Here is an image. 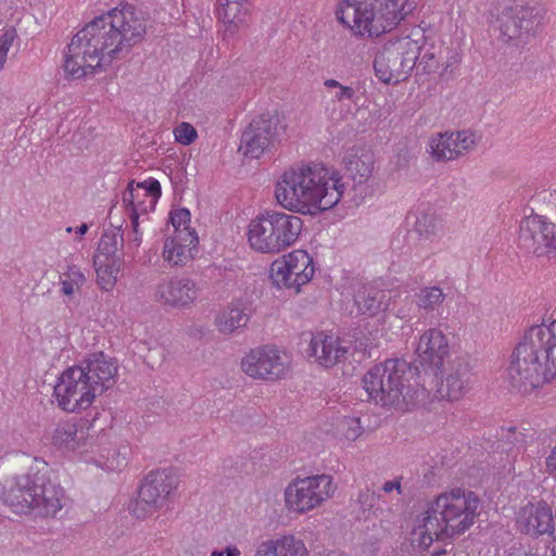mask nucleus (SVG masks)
Instances as JSON below:
<instances>
[{
	"mask_svg": "<svg viewBox=\"0 0 556 556\" xmlns=\"http://www.w3.org/2000/svg\"><path fill=\"white\" fill-rule=\"evenodd\" d=\"M346 186L336 172L309 164L285 170L275 184V200L285 211L266 210L276 255L300 241L304 220L298 215L317 216L339 204Z\"/></svg>",
	"mask_w": 556,
	"mask_h": 556,
	"instance_id": "1",
	"label": "nucleus"
},
{
	"mask_svg": "<svg viewBox=\"0 0 556 556\" xmlns=\"http://www.w3.org/2000/svg\"><path fill=\"white\" fill-rule=\"evenodd\" d=\"M146 31L144 17L132 7L114 8L93 18L72 38L64 71L74 79L105 71L127 56L142 41Z\"/></svg>",
	"mask_w": 556,
	"mask_h": 556,
	"instance_id": "2",
	"label": "nucleus"
},
{
	"mask_svg": "<svg viewBox=\"0 0 556 556\" xmlns=\"http://www.w3.org/2000/svg\"><path fill=\"white\" fill-rule=\"evenodd\" d=\"M479 506L478 495L463 488H453L438 494L416 515L412 543L426 551L434 541L463 535L475 525Z\"/></svg>",
	"mask_w": 556,
	"mask_h": 556,
	"instance_id": "3",
	"label": "nucleus"
},
{
	"mask_svg": "<svg viewBox=\"0 0 556 556\" xmlns=\"http://www.w3.org/2000/svg\"><path fill=\"white\" fill-rule=\"evenodd\" d=\"M505 378L523 392L556 379V319L525 332L510 355Z\"/></svg>",
	"mask_w": 556,
	"mask_h": 556,
	"instance_id": "4",
	"label": "nucleus"
},
{
	"mask_svg": "<svg viewBox=\"0 0 556 556\" xmlns=\"http://www.w3.org/2000/svg\"><path fill=\"white\" fill-rule=\"evenodd\" d=\"M116 376V363L102 353L94 354L80 365L62 371L54 384L53 399L66 413L85 412L113 386Z\"/></svg>",
	"mask_w": 556,
	"mask_h": 556,
	"instance_id": "5",
	"label": "nucleus"
},
{
	"mask_svg": "<svg viewBox=\"0 0 556 556\" xmlns=\"http://www.w3.org/2000/svg\"><path fill=\"white\" fill-rule=\"evenodd\" d=\"M0 501L16 514L54 516L64 506L65 491L51 479L48 463L35 458L28 472L0 483Z\"/></svg>",
	"mask_w": 556,
	"mask_h": 556,
	"instance_id": "6",
	"label": "nucleus"
},
{
	"mask_svg": "<svg viewBox=\"0 0 556 556\" xmlns=\"http://www.w3.org/2000/svg\"><path fill=\"white\" fill-rule=\"evenodd\" d=\"M414 0H338L337 22L356 38H378L396 29L415 10Z\"/></svg>",
	"mask_w": 556,
	"mask_h": 556,
	"instance_id": "7",
	"label": "nucleus"
},
{
	"mask_svg": "<svg viewBox=\"0 0 556 556\" xmlns=\"http://www.w3.org/2000/svg\"><path fill=\"white\" fill-rule=\"evenodd\" d=\"M414 372L406 361L388 359L372 366L363 378L368 397L382 406L408 408L425 396L424 389H413Z\"/></svg>",
	"mask_w": 556,
	"mask_h": 556,
	"instance_id": "8",
	"label": "nucleus"
},
{
	"mask_svg": "<svg viewBox=\"0 0 556 556\" xmlns=\"http://www.w3.org/2000/svg\"><path fill=\"white\" fill-rule=\"evenodd\" d=\"M426 43L425 30L419 27L381 42L372 60L376 78L381 84L392 86L408 79Z\"/></svg>",
	"mask_w": 556,
	"mask_h": 556,
	"instance_id": "9",
	"label": "nucleus"
},
{
	"mask_svg": "<svg viewBox=\"0 0 556 556\" xmlns=\"http://www.w3.org/2000/svg\"><path fill=\"white\" fill-rule=\"evenodd\" d=\"M337 491V484L329 475L296 477L283 490V506L293 515H305L317 509Z\"/></svg>",
	"mask_w": 556,
	"mask_h": 556,
	"instance_id": "10",
	"label": "nucleus"
},
{
	"mask_svg": "<svg viewBox=\"0 0 556 556\" xmlns=\"http://www.w3.org/2000/svg\"><path fill=\"white\" fill-rule=\"evenodd\" d=\"M316 275V262L305 249H293L271 262L268 279L277 290L301 293Z\"/></svg>",
	"mask_w": 556,
	"mask_h": 556,
	"instance_id": "11",
	"label": "nucleus"
},
{
	"mask_svg": "<svg viewBox=\"0 0 556 556\" xmlns=\"http://www.w3.org/2000/svg\"><path fill=\"white\" fill-rule=\"evenodd\" d=\"M241 371L253 380L277 382L290 371L288 353L275 344L255 346L240 358Z\"/></svg>",
	"mask_w": 556,
	"mask_h": 556,
	"instance_id": "12",
	"label": "nucleus"
},
{
	"mask_svg": "<svg viewBox=\"0 0 556 556\" xmlns=\"http://www.w3.org/2000/svg\"><path fill=\"white\" fill-rule=\"evenodd\" d=\"M541 15L535 7L513 0L505 3L496 18L498 39L502 42L519 46L534 34Z\"/></svg>",
	"mask_w": 556,
	"mask_h": 556,
	"instance_id": "13",
	"label": "nucleus"
},
{
	"mask_svg": "<svg viewBox=\"0 0 556 556\" xmlns=\"http://www.w3.org/2000/svg\"><path fill=\"white\" fill-rule=\"evenodd\" d=\"M177 489V476L173 468L149 471L142 479L132 511L137 517H146L162 508L169 495Z\"/></svg>",
	"mask_w": 556,
	"mask_h": 556,
	"instance_id": "14",
	"label": "nucleus"
},
{
	"mask_svg": "<svg viewBox=\"0 0 556 556\" xmlns=\"http://www.w3.org/2000/svg\"><path fill=\"white\" fill-rule=\"evenodd\" d=\"M477 143V134L470 129L437 132L429 137L426 152L437 162L454 161L472 151Z\"/></svg>",
	"mask_w": 556,
	"mask_h": 556,
	"instance_id": "15",
	"label": "nucleus"
},
{
	"mask_svg": "<svg viewBox=\"0 0 556 556\" xmlns=\"http://www.w3.org/2000/svg\"><path fill=\"white\" fill-rule=\"evenodd\" d=\"M519 243L536 254H556V224L543 215L531 213L519 226Z\"/></svg>",
	"mask_w": 556,
	"mask_h": 556,
	"instance_id": "16",
	"label": "nucleus"
},
{
	"mask_svg": "<svg viewBox=\"0 0 556 556\" xmlns=\"http://www.w3.org/2000/svg\"><path fill=\"white\" fill-rule=\"evenodd\" d=\"M286 130V126L277 116L260 117L253 119L241 137L240 151L243 155L257 159Z\"/></svg>",
	"mask_w": 556,
	"mask_h": 556,
	"instance_id": "17",
	"label": "nucleus"
},
{
	"mask_svg": "<svg viewBox=\"0 0 556 556\" xmlns=\"http://www.w3.org/2000/svg\"><path fill=\"white\" fill-rule=\"evenodd\" d=\"M516 528L530 538L552 535L555 532L552 507L543 501L522 505L516 514Z\"/></svg>",
	"mask_w": 556,
	"mask_h": 556,
	"instance_id": "18",
	"label": "nucleus"
},
{
	"mask_svg": "<svg viewBox=\"0 0 556 556\" xmlns=\"http://www.w3.org/2000/svg\"><path fill=\"white\" fill-rule=\"evenodd\" d=\"M450 353L448 337L441 328L430 327L418 336L415 354L422 366L439 370Z\"/></svg>",
	"mask_w": 556,
	"mask_h": 556,
	"instance_id": "19",
	"label": "nucleus"
},
{
	"mask_svg": "<svg viewBox=\"0 0 556 556\" xmlns=\"http://www.w3.org/2000/svg\"><path fill=\"white\" fill-rule=\"evenodd\" d=\"M358 313L370 317L382 314L380 318L372 324L369 323L366 328L367 340L371 345H378L381 339L388 336L389 327L387 326V316L384 313L389 308V299L379 291H370L358 293L355 299Z\"/></svg>",
	"mask_w": 556,
	"mask_h": 556,
	"instance_id": "20",
	"label": "nucleus"
},
{
	"mask_svg": "<svg viewBox=\"0 0 556 556\" xmlns=\"http://www.w3.org/2000/svg\"><path fill=\"white\" fill-rule=\"evenodd\" d=\"M161 197V185L153 178L142 182H131L123 193V202L127 208L129 218L137 217L142 222L154 211Z\"/></svg>",
	"mask_w": 556,
	"mask_h": 556,
	"instance_id": "21",
	"label": "nucleus"
},
{
	"mask_svg": "<svg viewBox=\"0 0 556 556\" xmlns=\"http://www.w3.org/2000/svg\"><path fill=\"white\" fill-rule=\"evenodd\" d=\"M197 283L184 276H174L162 279L154 289L157 302L173 308H187L198 299Z\"/></svg>",
	"mask_w": 556,
	"mask_h": 556,
	"instance_id": "22",
	"label": "nucleus"
},
{
	"mask_svg": "<svg viewBox=\"0 0 556 556\" xmlns=\"http://www.w3.org/2000/svg\"><path fill=\"white\" fill-rule=\"evenodd\" d=\"M348 351L340 337L318 331L309 340L307 355L319 366L331 368L345 358Z\"/></svg>",
	"mask_w": 556,
	"mask_h": 556,
	"instance_id": "23",
	"label": "nucleus"
},
{
	"mask_svg": "<svg viewBox=\"0 0 556 556\" xmlns=\"http://www.w3.org/2000/svg\"><path fill=\"white\" fill-rule=\"evenodd\" d=\"M51 442L73 464L79 465L80 459H86L85 450L89 439L85 431L78 430L76 424H59L52 432Z\"/></svg>",
	"mask_w": 556,
	"mask_h": 556,
	"instance_id": "24",
	"label": "nucleus"
},
{
	"mask_svg": "<svg viewBox=\"0 0 556 556\" xmlns=\"http://www.w3.org/2000/svg\"><path fill=\"white\" fill-rule=\"evenodd\" d=\"M254 556H309V549L301 536L285 532L258 542Z\"/></svg>",
	"mask_w": 556,
	"mask_h": 556,
	"instance_id": "25",
	"label": "nucleus"
},
{
	"mask_svg": "<svg viewBox=\"0 0 556 556\" xmlns=\"http://www.w3.org/2000/svg\"><path fill=\"white\" fill-rule=\"evenodd\" d=\"M343 165L348 177L353 181V187L356 188L370 179L374 173L375 156L368 149L353 147L345 152Z\"/></svg>",
	"mask_w": 556,
	"mask_h": 556,
	"instance_id": "26",
	"label": "nucleus"
},
{
	"mask_svg": "<svg viewBox=\"0 0 556 556\" xmlns=\"http://www.w3.org/2000/svg\"><path fill=\"white\" fill-rule=\"evenodd\" d=\"M197 244L195 231L173 235L164 242L162 257L170 266H184L193 257Z\"/></svg>",
	"mask_w": 556,
	"mask_h": 556,
	"instance_id": "27",
	"label": "nucleus"
},
{
	"mask_svg": "<svg viewBox=\"0 0 556 556\" xmlns=\"http://www.w3.org/2000/svg\"><path fill=\"white\" fill-rule=\"evenodd\" d=\"M270 232L266 210L254 215L244 230L249 248L260 254L276 255Z\"/></svg>",
	"mask_w": 556,
	"mask_h": 556,
	"instance_id": "28",
	"label": "nucleus"
},
{
	"mask_svg": "<svg viewBox=\"0 0 556 556\" xmlns=\"http://www.w3.org/2000/svg\"><path fill=\"white\" fill-rule=\"evenodd\" d=\"M249 320L248 303L242 299H235L217 313L214 324L220 333L232 334L245 327Z\"/></svg>",
	"mask_w": 556,
	"mask_h": 556,
	"instance_id": "29",
	"label": "nucleus"
},
{
	"mask_svg": "<svg viewBox=\"0 0 556 556\" xmlns=\"http://www.w3.org/2000/svg\"><path fill=\"white\" fill-rule=\"evenodd\" d=\"M93 266L97 275V285L102 291L110 292L116 286L122 268L121 260H104L102 256L93 257Z\"/></svg>",
	"mask_w": 556,
	"mask_h": 556,
	"instance_id": "30",
	"label": "nucleus"
},
{
	"mask_svg": "<svg viewBox=\"0 0 556 556\" xmlns=\"http://www.w3.org/2000/svg\"><path fill=\"white\" fill-rule=\"evenodd\" d=\"M216 14L218 20L232 33L244 22L248 14L247 2L217 0Z\"/></svg>",
	"mask_w": 556,
	"mask_h": 556,
	"instance_id": "31",
	"label": "nucleus"
},
{
	"mask_svg": "<svg viewBox=\"0 0 556 556\" xmlns=\"http://www.w3.org/2000/svg\"><path fill=\"white\" fill-rule=\"evenodd\" d=\"M364 433L361 418L357 416H344L337 420L334 426V438L343 444H352Z\"/></svg>",
	"mask_w": 556,
	"mask_h": 556,
	"instance_id": "32",
	"label": "nucleus"
},
{
	"mask_svg": "<svg viewBox=\"0 0 556 556\" xmlns=\"http://www.w3.org/2000/svg\"><path fill=\"white\" fill-rule=\"evenodd\" d=\"M469 379L462 374H452L438 389V395L448 401H457L469 390Z\"/></svg>",
	"mask_w": 556,
	"mask_h": 556,
	"instance_id": "33",
	"label": "nucleus"
},
{
	"mask_svg": "<svg viewBox=\"0 0 556 556\" xmlns=\"http://www.w3.org/2000/svg\"><path fill=\"white\" fill-rule=\"evenodd\" d=\"M323 86L332 103L351 101L355 97V89L351 85H343L334 78H327Z\"/></svg>",
	"mask_w": 556,
	"mask_h": 556,
	"instance_id": "34",
	"label": "nucleus"
},
{
	"mask_svg": "<svg viewBox=\"0 0 556 556\" xmlns=\"http://www.w3.org/2000/svg\"><path fill=\"white\" fill-rule=\"evenodd\" d=\"M86 278L80 268L76 265H71L61 276V291L66 296H72L79 291Z\"/></svg>",
	"mask_w": 556,
	"mask_h": 556,
	"instance_id": "35",
	"label": "nucleus"
},
{
	"mask_svg": "<svg viewBox=\"0 0 556 556\" xmlns=\"http://www.w3.org/2000/svg\"><path fill=\"white\" fill-rule=\"evenodd\" d=\"M444 300V293L439 287L422 288L417 294V305L426 311H433L439 307Z\"/></svg>",
	"mask_w": 556,
	"mask_h": 556,
	"instance_id": "36",
	"label": "nucleus"
},
{
	"mask_svg": "<svg viewBox=\"0 0 556 556\" xmlns=\"http://www.w3.org/2000/svg\"><path fill=\"white\" fill-rule=\"evenodd\" d=\"M121 236L117 233H105L101 237L98 251L94 256H102L106 261L121 260L117 251L121 245Z\"/></svg>",
	"mask_w": 556,
	"mask_h": 556,
	"instance_id": "37",
	"label": "nucleus"
},
{
	"mask_svg": "<svg viewBox=\"0 0 556 556\" xmlns=\"http://www.w3.org/2000/svg\"><path fill=\"white\" fill-rule=\"evenodd\" d=\"M173 136L176 143L180 146H190L198 139V131L193 125L187 122H180L173 128Z\"/></svg>",
	"mask_w": 556,
	"mask_h": 556,
	"instance_id": "38",
	"label": "nucleus"
},
{
	"mask_svg": "<svg viewBox=\"0 0 556 556\" xmlns=\"http://www.w3.org/2000/svg\"><path fill=\"white\" fill-rule=\"evenodd\" d=\"M170 223L175 229L174 235H180L185 231H194L190 228L191 214L185 207L173 208L169 213Z\"/></svg>",
	"mask_w": 556,
	"mask_h": 556,
	"instance_id": "39",
	"label": "nucleus"
},
{
	"mask_svg": "<svg viewBox=\"0 0 556 556\" xmlns=\"http://www.w3.org/2000/svg\"><path fill=\"white\" fill-rule=\"evenodd\" d=\"M106 459L108 460H97L99 469L112 472L121 470L125 465V457H123L115 447L108 450Z\"/></svg>",
	"mask_w": 556,
	"mask_h": 556,
	"instance_id": "40",
	"label": "nucleus"
},
{
	"mask_svg": "<svg viewBox=\"0 0 556 556\" xmlns=\"http://www.w3.org/2000/svg\"><path fill=\"white\" fill-rule=\"evenodd\" d=\"M16 37L14 29H7L0 35V72L4 68L8 53Z\"/></svg>",
	"mask_w": 556,
	"mask_h": 556,
	"instance_id": "41",
	"label": "nucleus"
},
{
	"mask_svg": "<svg viewBox=\"0 0 556 556\" xmlns=\"http://www.w3.org/2000/svg\"><path fill=\"white\" fill-rule=\"evenodd\" d=\"M131 220V231L128 233L127 239V249L136 251L140 247L142 242L143 231L140 228V225L143 223L142 219L135 217L130 218Z\"/></svg>",
	"mask_w": 556,
	"mask_h": 556,
	"instance_id": "42",
	"label": "nucleus"
},
{
	"mask_svg": "<svg viewBox=\"0 0 556 556\" xmlns=\"http://www.w3.org/2000/svg\"><path fill=\"white\" fill-rule=\"evenodd\" d=\"M108 450L109 448H98L89 442L85 450L86 459H80L79 464L92 465L98 468L97 460H108Z\"/></svg>",
	"mask_w": 556,
	"mask_h": 556,
	"instance_id": "43",
	"label": "nucleus"
},
{
	"mask_svg": "<svg viewBox=\"0 0 556 556\" xmlns=\"http://www.w3.org/2000/svg\"><path fill=\"white\" fill-rule=\"evenodd\" d=\"M382 491L384 493H392V492H396L399 495H401L403 493V489H402V478L401 477H396L392 480H388L386 481L383 484H382Z\"/></svg>",
	"mask_w": 556,
	"mask_h": 556,
	"instance_id": "44",
	"label": "nucleus"
},
{
	"mask_svg": "<svg viewBox=\"0 0 556 556\" xmlns=\"http://www.w3.org/2000/svg\"><path fill=\"white\" fill-rule=\"evenodd\" d=\"M546 470L549 473L556 472V444L552 447L547 456L545 457Z\"/></svg>",
	"mask_w": 556,
	"mask_h": 556,
	"instance_id": "45",
	"label": "nucleus"
},
{
	"mask_svg": "<svg viewBox=\"0 0 556 556\" xmlns=\"http://www.w3.org/2000/svg\"><path fill=\"white\" fill-rule=\"evenodd\" d=\"M224 556H243L240 547L233 543L224 546Z\"/></svg>",
	"mask_w": 556,
	"mask_h": 556,
	"instance_id": "46",
	"label": "nucleus"
},
{
	"mask_svg": "<svg viewBox=\"0 0 556 556\" xmlns=\"http://www.w3.org/2000/svg\"><path fill=\"white\" fill-rule=\"evenodd\" d=\"M88 230H89V225L88 224H81V225H79V226H77L75 228L71 227V226L65 228V231L67 233L75 232L79 237H83L84 235H86Z\"/></svg>",
	"mask_w": 556,
	"mask_h": 556,
	"instance_id": "47",
	"label": "nucleus"
},
{
	"mask_svg": "<svg viewBox=\"0 0 556 556\" xmlns=\"http://www.w3.org/2000/svg\"><path fill=\"white\" fill-rule=\"evenodd\" d=\"M426 223H429L432 227H434L435 219H434V217L427 216V215H425L422 217H419L418 220H417V224H416L417 230L419 232H424V228L422 227H424V225Z\"/></svg>",
	"mask_w": 556,
	"mask_h": 556,
	"instance_id": "48",
	"label": "nucleus"
},
{
	"mask_svg": "<svg viewBox=\"0 0 556 556\" xmlns=\"http://www.w3.org/2000/svg\"><path fill=\"white\" fill-rule=\"evenodd\" d=\"M500 556H538V555L532 554V553H525L523 555H521L519 549L509 548V549H505Z\"/></svg>",
	"mask_w": 556,
	"mask_h": 556,
	"instance_id": "49",
	"label": "nucleus"
},
{
	"mask_svg": "<svg viewBox=\"0 0 556 556\" xmlns=\"http://www.w3.org/2000/svg\"><path fill=\"white\" fill-rule=\"evenodd\" d=\"M326 113L331 121H339L342 117V112L337 108L326 109Z\"/></svg>",
	"mask_w": 556,
	"mask_h": 556,
	"instance_id": "50",
	"label": "nucleus"
},
{
	"mask_svg": "<svg viewBox=\"0 0 556 556\" xmlns=\"http://www.w3.org/2000/svg\"><path fill=\"white\" fill-rule=\"evenodd\" d=\"M425 59H428V61H427V65H426V68H428V70H432V68L435 66V64H437V62H435V60H434V54H433V53H428V52H426V53L424 54L422 59H421V62H422Z\"/></svg>",
	"mask_w": 556,
	"mask_h": 556,
	"instance_id": "51",
	"label": "nucleus"
},
{
	"mask_svg": "<svg viewBox=\"0 0 556 556\" xmlns=\"http://www.w3.org/2000/svg\"><path fill=\"white\" fill-rule=\"evenodd\" d=\"M210 556H224V547L212 549Z\"/></svg>",
	"mask_w": 556,
	"mask_h": 556,
	"instance_id": "52",
	"label": "nucleus"
},
{
	"mask_svg": "<svg viewBox=\"0 0 556 556\" xmlns=\"http://www.w3.org/2000/svg\"><path fill=\"white\" fill-rule=\"evenodd\" d=\"M396 317L401 318V319H404L408 316V314L402 309V308H399L395 313Z\"/></svg>",
	"mask_w": 556,
	"mask_h": 556,
	"instance_id": "53",
	"label": "nucleus"
},
{
	"mask_svg": "<svg viewBox=\"0 0 556 556\" xmlns=\"http://www.w3.org/2000/svg\"><path fill=\"white\" fill-rule=\"evenodd\" d=\"M553 556H556V546L552 551Z\"/></svg>",
	"mask_w": 556,
	"mask_h": 556,
	"instance_id": "54",
	"label": "nucleus"
}]
</instances>
